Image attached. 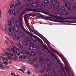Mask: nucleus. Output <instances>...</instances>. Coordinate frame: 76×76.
Returning a JSON list of instances; mask_svg holds the SVG:
<instances>
[{
	"label": "nucleus",
	"mask_w": 76,
	"mask_h": 76,
	"mask_svg": "<svg viewBox=\"0 0 76 76\" xmlns=\"http://www.w3.org/2000/svg\"><path fill=\"white\" fill-rule=\"evenodd\" d=\"M1 9H0V18H1Z\"/></svg>",
	"instance_id": "obj_39"
},
{
	"label": "nucleus",
	"mask_w": 76,
	"mask_h": 76,
	"mask_svg": "<svg viewBox=\"0 0 76 76\" xmlns=\"http://www.w3.org/2000/svg\"><path fill=\"white\" fill-rule=\"evenodd\" d=\"M37 9L39 10H42L43 9L42 7L40 6H37Z\"/></svg>",
	"instance_id": "obj_13"
},
{
	"label": "nucleus",
	"mask_w": 76,
	"mask_h": 76,
	"mask_svg": "<svg viewBox=\"0 0 76 76\" xmlns=\"http://www.w3.org/2000/svg\"><path fill=\"white\" fill-rule=\"evenodd\" d=\"M49 15L50 17H47V18L49 19H50V18H52L53 19H55V18L61 19V20H59V22L61 23H64V21L63 20H66V19H76V18L73 17H67L66 18H61V15L59 13H57L56 14V16L51 14Z\"/></svg>",
	"instance_id": "obj_2"
},
{
	"label": "nucleus",
	"mask_w": 76,
	"mask_h": 76,
	"mask_svg": "<svg viewBox=\"0 0 76 76\" xmlns=\"http://www.w3.org/2000/svg\"><path fill=\"white\" fill-rule=\"evenodd\" d=\"M56 11H60V9L59 8H56Z\"/></svg>",
	"instance_id": "obj_32"
},
{
	"label": "nucleus",
	"mask_w": 76,
	"mask_h": 76,
	"mask_svg": "<svg viewBox=\"0 0 76 76\" xmlns=\"http://www.w3.org/2000/svg\"><path fill=\"white\" fill-rule=\"evenodd\" d=\"M64 7H67V4L66 3H65Z\"/></svg>",
	"instance_id": "obj_47"
},
{
	"label": "nucleus",
	"mask_w": 76,
	"mask_h": 76,
	"mask_svg": "<svg viewBox=\"0 0 76 76\" xmlns=\"http://www.w3.org/2000/svg\"><path fill=\"white\" fill-rule=\"evenodd\" d=\"M54 52H55L58 55L61 57V58L64 62V64H65V69L63 67H61V71H58V73L59 75L60 76H67V75H66L65 72L64 71V70H66V71L68 74H69V72H70V71L69 69L67 67L65 66V62L66 64H67V61H66L65 59L64 58V56H63V55L59 54L56 50H54Z\"/></svg>",
	"instance_id": "obj_1"
},
{
	"label": "nucleus",
	"mask_w": 76,
	"mask_h": 76,
	"mask_svg": "<svg viewBox=\"0 0 76 76\" xmlns=\"http://www.w3.org/2000/svg\"><path fill=\"white\" fill-rule=\"evenodd\" d=\"M11 34L13 36H16V34H15V33H14L13 32H12L11 33Z\"/></svg>",
	"instance_id": "obj_29"
},
{
	"label": "nucleus",
	"mask_w": 76,
	"mask_h": 76,
	"mask_svg": "<svg viewBox=\"0 0 76 76\" xmlns=\"http://www.w3.org/2000/svg\"><path fill=\"white\" fill-rule=\"evenodd\" d=\"M28 1H27L26 2V4H31V0H28Z\"/></svg>",
	"instance_id": "obj_20"
},
{
	"label": "nucleus",
	"mask_w": 76,
	"mask_h": 76,
	"mask_svg": "<svg viewBox=\"0 0 76 76\" xmlns=\"http://www.w3.org/2000/svg\"><path fill=\"white\" fill-rule=\"evenodd\" d=\"M38 60V58H37L35 57L33 58V60L36 61Z\"/></svg>",
	"instance_id": "obj_37"
},
{
	"label": "nucleus",
	"mask_w": 76,
	"mask_h": 76,
	"mask_svg": "<svg viewBox=\"0 0 76 76\" xmlns=\"http://www.w3.org/2000/svg\"><path fill=\"white\" fill-rule=\"evenodd\" d=\"M46 62L47 63V64H51L50 62L49 61V60H47L46 61Z\"/></svg>",
	"instance_id": "obj_23"
},
{
	"label": "nucleus",
	"mask_w": 76,
	"mask_h": 76,
	"mask_svg": "<svg viewBox=\"0 0 76 76\" xmlns=\"http://www.w3.org/2000/svg\"><path fill=\"white\" fill-rule=\"evenodd\" d=\"M15 14V10H12V14L13 15H14Z\"/></svg>",
	"instance_id": "obj_17"
},
{
	"label": "nucleus",
	"mask_w": 76,
	"mask_h": 76,
	"mask_svg": "<svg viewBox=\"0 0 76 76\" xmlns=\"http://www.w3.org/2000/svg\"><path fill=\"white\" fill-rule=\"evenodd\" d=\"M30 46L31 47L34 48V45L33 43H31L30 44Z\"/></svg>",
	"instance_id": "obj_31"
},
{
	"label": "nucleus",
	"mask_w": 76,
	"mask_h": 76,
	"mask_svg": "<svg viewBox=\"0 0 76 76\" xmlns=\"http://www.w3.org/2000/svg\"><path fill=\"white\" fill-rule=\"evenodd\" d=\"M26 11H33L35 12H38L37 10L35 9H33L32 8H31L29 7L26 8Z\"/></svg>",
	"instance_id": "obj_3"
},
{
	"label": "nucleus",
	"mask_w": 76,
	"mask_h": 76,
	"mask_svg": "<svg viewBox=\"0 0 76 76\" xmlns=\"http://www.w3.org/2000/svg\"><path fill=\"white\" fill-rule=\"evenodd\" d=\"M17 6H18V4H16L14 7V8H15L17 7Z\"/></svg>",
	"instance_id": "obj_52"
},
{
	"label": "nucleus",
	"mask_w": 76,
	"mask_h": 76,
	"mask_svg": "<svg viewBox=\"0 0 76 76\" xmlns=\"http://www.w3.org/2000/svg\"><path fill=\"white\" fill-rule=\"evenodd\" d=\"M55 3L56 4V7H59L60 6V4L58 2L57 0H54V1Z\"/></svg>",
	"instance_id": "obj_7"
},
{
	"label": "nucleus",
	"mask_w": 76,
	"mask_h": 76,
	"mask_svg": "<svg viewBox=\"0 0 76 76\" xmlns=\"http://www.w3.org/2000/svg\"><path fill=\"white\" fill-rule=\"evenodd\" d=\"M61 9H62L63 10H65V9L64 7V6H61Z\"/></svg>",
	"instance_id": "obj_30"
},
{
	"label": "nucleus",
	"mask_w": 76,
	"mask_h": 76,
	"mask_svg": "<svg viewBox=\"0 0 76 76\" xmlns=\"http://www.w3.org/2000/svg\"><path fill=\"white\" fill-rule=\"evenodd\" d=\"M34 66H35V67H37V68H38V66H37V64H34Z\"/></svg>",
	"instance_id": "obj_49"
},
{
	"label": "nucleus",
	"mask_w": 76,
	"mask_h": 76,
	"mask_svg": "<svg viewBox=\"0 0 76 76\" xmlns=\"http://www.w3.org/2000/svg\"><path fill=\"white\" fill-rule=\"evenodd\" d=\"M9 31L10 32H11V28H9Z\"/></svg>",
	"instance_id": "obj_64"
},
{
	"label": "nucleus",
	"mask_w": 76,
	"mask_h": 76,
	"mask_svg": "<svg viewBox=\"0 0 76 76\" xmlns=\"http://www.w3.org/2000/svg\"><path fill=\"white\" fill-rule=\"evenodd\" d=\"M9 13L10 14L12 12V10L11 9H10L8 11Z\"/></svg>",
	"instance_id": "obj_33"
},
{
	"label": "nucleus",
	"mask_w": 76,
	"mask_h": 76,
	"mask_svg": "<svg viewBox=\"0 0 76 76\" xmlns=\"http://www.w3.org/2000/svg\"><path fill=\"white\" fill-rule=\"evenodd\" d=\"M51 74L52 75H53V76L57 75V74L56 72L55 71H53V72L51 73Z\"/></svg>",
	"instance_id": "obj_12"
},
{
	"label": "nucleus",
	"mask_w": 76,
	"mask_h": 76,
	"mask_svg": "<svg viewBox=\"0 0 76 76\" xmlns=\"http://www.w3.org/2000/svg\"><path fill=\"white\" fill-rule=\"evenodd\" d=\"M4 64H5V65H7V62L6 61H4Z\"/></svg>",
	"instance_id": "obj_58"
},
{
	"label": "nucleus",
	"mask_w": 76,
	"mask_h": 76,
	"mask_svg": "<svg viewBox=\"0 0 76 76\" xmlns=\"http://www.w3.org/2000/svg\"><path fill=\"white\" fill-rule=\"evenodd\" d=\"M17 45L18 46V48H20L22 49L23 48V46L22 45H21V43H19L17 44Z\"/></svg>",
	"instance_id": "obj_9"
},
{
	"label": "nucleus",
	"mask_w": 76,
	"mask_h": 76,
	"mask_svg": "<svg viewBox=\"0 0 76 76\" xmlns=\"http://www.w3.org/2000/svg\"><path fill=\"white\" fill-rule=\"evenodd\" d=\"M68 9V10H71L72 9L71 7H69Z\"/></svg>",
	"instance_id": "obj_53"
},
{
	"label": "nucleus",
	"mask_w": 76,
	"mask_h": 76,
	"mask_svg": "<svg viewBox=\"0 0 76 76\" xmlns=\"http://www.w3.org/2000/svg\"><path fill=\"white\" fill-rule=\"evenodd\" d=\"M9 54L10 55V56H13V54L12 53L10 52L9 53Z\"/></svg>",
	"instance_id": "obj_41"
},
{
	"label": "nucleus",
	"mask_w": 76,
	"mask_h": 76,
	"mask_svg": "<svg viewBox=\"0 0 76 76\" xmlns=\"http://www.w3.org/2000/svg\"><path fill=\"white\" fill-rule=\"evenodd\" d=\"M19 58L20 59H22V55H20V56L19 57Z\"/></svg>",
	"instance_id": "obj_43"
},
{
	"label": "nucleus",
	"mask_w": 76,
	"mask_h": 76,
	"mask_svg": "<svg viewBox=\"0 0 76 76\" xmlns=\"http://www.w3.org/2000/svg\"><path fill=\"white\" fill-rule=\"evenodd\" d=\"M20 36L21 37H23L25 35L23 33H22V32H21L20 34Z\"/></svg>",
	"instance_id": "obj_22"
},
{
	"label": "nucleus",
	"mask_w": 76,
	"mask_h": 76,
	"mask_svg": "<svg viewBox=\"0 0 76 76\" xmlns=\"http://www.w3.org/2000/svg\"><path fill=\"white\" fill-rule=\"evenodd\" d=\"M43 47L44 48V50L46 52L48 53H50V50H49L46 47H45L44 46H43Z\"/></svg>",
	"instance_id": "obj_6"
},
{
	"label": "nucleus",
	"mask_w": 76,
	"mask_h": 76,
	"mask_svg": "<svg viewBox=\"0 0 76 76\" xmlns=\"http://www.w3.org/2000/svg\"><path fill=\"white\" fill-rule=\"evenodd\" d=\"M19 69V70H20L23 73H24V72L23 70H22V69Z\"/></svg>",
	"instance_id": "obj_42"
},
{
	"label": "nucleus",
	"mask_w": 76,
	"mask_h": 76,
	"mask_svg": "<svg viewBox=\"0 0 76 76\" xmlns=\"http://www.w3.org/2000/svg\"><path fill=\"white\" fill-rule=\"evenodd\" d=\"M14 29H15V31L16 32H18V28L17 27H16V26H14Z\"/></svg>",
	"instance_id": "obj_16"
},
{
	"label": "nucleus",
	"mask_w": 76,
	"mask_h": 76,
	"mask_svg": "<svg viewBox=\"0 0 76 76\" xmlns=\"http://www.w3.org/2000/svg\"><path fill=\"white\" fill-rule=\"evenodd\" d=\"M13 54H17V52L16 51H15V50L14 51H13Z\"/></svg>",
	"instance_id": "obj_44"
},
{
	"label": "nucleus",
	"mask_w": 76,
	"mask_h": 76,
	"mask_svg": "<svg viewBox=\"0 0 76 76\" xmlns=\"http://www.w3.org/2000/svg\"><path fill=\"white\" fill-rule=\"evenodd\" d=\"M7 58H8L9 60H12V58L10 56H8Z\"/></svg>",
	"instance_id": "obj_34"
},
{
	"label": "nucleus",
	"mask_w": 76,
	"mask_h": 76,
	"mask_svg": "<svg viewBox=\"0 0 76 76\" xmlns=\"http://www.w3.org/2000/svg\"><path fill=\"white\" fill-rule=\"evenodd\" d=\"M14 6V4H12L11 5L10 7L11 8H12L13 6Z\"/></svg>",
	"instance_id": "obj_46"
},
{
	"label": "nucleus",
	"mask_w": 76,
	"mask_h": 76,
	"mask_svg": "<svg viewBox=\"0 0 76 76\" xmlns=\"http://www.w3.org/2000/svg\"><path fill=\"white\" fill-rule=\"evenodd\" d=\"M22 68L23 69H26V67L25 66H23L22 67Z\"/></svg>",
	"instance_id": "obj_60"
},
{
	"label": "nucleus",
	"mask_w": 76,
	"mask_h": 76,
	"mask_svg": "<svg viewBox=\"0 0 76 76\" xmlns=\"http://www.w3.org/2000/svg\"><path fill=\"white\" fill-rule=\"evenodd\" d=\"M5 54L7 56H8L9 55V53L8 52H6Z\"/></svg>",
	"instance_id": "obj_55"
},
{
	"label": "nucleus",
	"mask_w": 76,
	"mask_h": 76,
	"mask_svg": "<svg viewBox=\"0 0 76 76\" xmlns=\"http://www.w3.org/2000/svg\"><path fill=\"white\" fill-rule=\"evenodd\" d=\"M7 51H8V52H11V50H10V49L9 48H8L7 49Z\"/></svg>",
	"instance_id": "obj_40"
},
{
	"label": "nucleus",
	"mask_w": 76,
	"mask_h": 76,
	"mask_svg": "<svg viewBox=\"0 0 76 76\" xmlns=\"http://www.w3.org/2000/svg\"><path fill=\"white\" fill-rule=\"evenodd\" d=\"M52 56H53L56 59L57 61L58 60V58H57V57L55 55V54H54L53 53H52Z\"/></svg>",
	"instance_id": "obj_14"
},
{
	"label": "nucleus",
	"mask_w": 76,
	"mask_h": 76,
	"mask_svg": "<svg viewBox=\"0 0 76 76\" xmlns=\"http://www.w3.org/2000/svg\"><path fill=\"white\" fill-rule=\"evenodd\" d=\"M2 60H6V61H7V58H6L5 57H2Z\"/></svg>",
	"instance_id": "obj_28"
},
{
	"label": "nucleus",
	"mask_w": 76,
	"mask_h": 76,
	"mask_svg": "<svg viewBox=\"0 0 76 76\" xmlns=\"http://www.w3.org/2000/svg\"><path fill=\"white\" fill-rule=\"evenodd\" d=\"M26 25L27 27L28 28V29L31 33H33L34 32V31L31 29V26H30L29 25L28 23H26Z\"/></svg>",
	"instance_id": "obj_4"
},
{
	"label": "nucleus",
	"mask_w": 76,
	"mask_h": 76,
	"mask_svg": "<svg viewBox=\"0 0 76 76\" xmlns=\"http://www.w3.org/2000/svg\"><path fill=\"white\" fill-rule=\"evenodd\" d=\"M50 69H47V72L48 73H50Z\"/></svg>",
	"instance_id": "obj_38"
},
{
	"label": "nucleus",
	"mask_w": 76,
	"mask_h": 76,
	"mask_svg": "<svg viewBox=\"0 0 76 76\" xmlns=\"http://www.w3.org/2000/svg\"><path fill=\"white\" fill-rule=\"evenodd\" d=\"M51 2L52 3L54 4H55V2H54V1L53 0H51Z\"/></svg>",
	"instance_id": "obj_48"
},
{
	"label": "nucleus",
	"mask_w": 76,
	"mask_h": 76,
	"mask_svg": "<svg viewBox=\"0 0 76 76\" xmlns=\"http://www.w3.org/2000/svg\"><path fill=\"white\" fill-rule=\"evenodd\" d=\"M23 13V12H22L20 15L19 19H20V22H21V21H22V15Z\"/></svg>",
	"instance_id": "obj_10"
},
{
	"label": "nucleus",
	"mask_w": 76,
	"mask_h": 76,
	"mask_svg": "<svg viewBox=\"0 0 76 76\" xmlns=\"http://www.w3.org/2000/svg\"><path fill=\"white\" fill-rule=\"evenodd\" d=\"M50 7L51 8H54L55 7V6L54 4H51Z\"/></svg>",
	"instance_id": "obj_26"
},
{
	"label": "nucleus",
	"mask_w": 76,
	"mask_h": 76,
	"mask_svg": "<svg viewBox=\"0 0 76 76\" xmlns=\"http://www.w3.org/2000/svg\"><path fill=\"white\" fill-rule=\"evenodd\" d=\"M11 75H12L14 76H16V75H15V74H14L13 73H11Z\"/></svg>",
	"instance_id": "obj_54"
},
{
	"label": "nucleus",
	"mask_w": 76,
	"mask_h": 76,
	"mask_svg": "<svg viewBox=\"0 0 76 76\" xmlns=\"http://www.w3.org/2000/svg\"><path fill=\"white\" fill-rule=\"evenodd\" d=\"M51 67L50 66L48 65L47 66V69H50Z\"/></svg>",
	"instance_id": "obj_35"
},
{
	"label": "nucleus",
	"mask_w": 76,
	"mask_h": 76,
	"mask_svg": "<svg viewBox=\"0 0 76 76\" xmlns=\"http://www.w3.org/2000/svg\"><path fill=\"white\" fill-rule=\"evenodd\" d=\"M28 62L30 64H32L33 63V62L32 61H29Z\"/></svg>",
	"instance_id": "obj_25"
},
{
	"label": "nucleus",
	"mask_w": 76,
	"mask_h": 76,
	"mask_svg": "<svg viewBox=\"0 0 76 76\" xmlns=\"http://www.w3.org/2000/svg\"><path fill=\"white\" fill-rule=\"evenodd\" d=\"M44 2L45 4H49V1L48 0H45Z\"/></svg>",
	"instance_id": "obj_21"
},
{
	"label": "nucleus",
	"mask_w": 76,
	"mask_h": 76,
	"mask_svg": "<svg viewBox=\"0 0 76 76\" xmlns=\"http://www.w3.org/2000/svg\"><path fill=\"white\" fill-rule=\"evenodd\" d=\"M41 65L42 66H44L46 64L45 63L42 62L41 63Z\"/></svg>",
	"instance_id": "obj_24"
},
{
	"label": "nucleus",
	"mask_w": 76,
	"mask_h": 76,
	"mask_svg": "<svg viewBox=\"0 0 76 76\" xmlns=\"http://www.w3.org/2000/svg\"><path fill=\"white\" fill-rule=\"evenodd\" d=\"M9 64H12V61H10L9 62Z\"/></svg>",
	"instance_id": "obj_62"
},
{
	"label": "nucleus",
	"mask_w": 76,
	"mask_h": 76,
	"mask_svg": "<svg viewBox=\"0 0 76 76\" xmlns=\"http://www.w3.org/2000/svg\"><path fill=\"white\" fill-rule=\"evenodd\" d=\"M27 73L28 74L30 75L31 74V72H29V71L28 70L27 72Z\"/></svg>",
	"instance_id": "obj_57"
},
{
	"label": "nucleus",
	"mask_w": 76,
	"mask_h": 76,
	"mask_svg": "<svg viewBox=\"0 0 76 76\" xmlns=\"http://www.w3.org/2000/svg\"><path fill=\"white\" fill-rule=\"evenodd\" d=\"M26 54L29 55L30 54V53L28 51L25 52Z\"/></svg>",
	"instance_id": "obj_45"
},
{
	"label": "nucleus",
	"mask_w": 76,
	"mask_h": 76,
	"mask_svg": "<svg viewBox=\"0 0 76 76\" xmlns=\"http://www.w3.org/2000/svg\"><path fill=\"white\" fill-rule=\"evenodd\" d=\"M22 58L23 59H26V57L24 56H22Z\"/></svg>",
	"instance_id": "obj_50"
},
{
	"label": "nucleus",
	"mask_w": 76,
	"mask_h": 76,
	"mask_svg": "<svg viewBox=\"0 0 76 76\" xmlns=\"http://www.w3.org/2000/svg\"><path fill=\"white\" fill-rule=\"evenodd\" d=\"M20 38L19 36H17V40H19Z\"/></svg>",
	"instance_id": "obj_51"
},
{
	"label": "nucleus",
	"mask_w": 76,
	"mask_h": 76,
	"mask_svg": "<svg viewBox=\"0 0 76 76\" xmlns=\"http://www.w3.org/2000/svg\"><path fill=\"white\" fill-rule=\"evenodd\" d=\"M62 13L64 15H66L67 14V12L66 11H63L62 12Z\"/></svg>",
	"instance_id": "obj_15"
},
{
	"label": "nucleus",
	"mask_w": 76,
	"mask_h": 76,
	"mask_svg": "<svg viewBox=\"0 0 76 76\" xmlns=\"http://www.w3.org/2000/svg\"><path fill=\"white\" fill-rule=\"evenodd\" d=\"M11 50L12 51L14 52V51H15V49H14L13 48H11Z\"/></svg>",
	"instance_id": "obj_56"
},
{
	"label": "nucleus",
	"mask_w": 76,
	"mask_h": 76,
	"mask_svg": "<svg viewBox=\"0 0 76 76\" xmlns=\"http://www.w3.org/2000/svg\"><path fill=\"white\" fill-rule=\"evenodd\" d=\"M20 26H21V28L22 29H23V31H25V32H26V30L23 27V26H22V24L21 23L20 24Z\"/></svg>",
	"instance_id": "obj_11"
},
{
	"label": "nucleus",
	"mask_w": 76,
	"mask_h": 76,
	"mask_svg": "<svg viewBox=\"0 0 76 76\" xmlns=\"http://www.w3.org/2000/svg\"><path fill=\"white\" fill-rule=\"evenodd\" d=\"M3 64H0V67H3Z\"/></svg>",
	"instance_id": "obj_59"
},
{
	"label": "nucleus",
	"mask_w": 76,
	"mask_h": 76,
	"mask_svg": "<svg viewBox=\"0 0 76 76\" xmlns=\"http://www.w3.org/2000/svg\"><path fill=\"white\" fill-rule=\"evenodd\" d=\"M24 21L25 23V24H26L28 23V20H27V18L26 17V15H24Z\"/></svg>",
	"instance_id": "obj_8"
},
{
	"label": "nucleus",
	"mask_w": 76,
	"mask_h": 76,
	"mask_svg": "<svg viewBox=\"0 0 76 76\" xmlns=\"http://www.w3.org/2000/svg\"><path fill=\"white\" fill-rule=\"evenodd\" d=\"M23 45H26L27 44V43L26 42H25V41L22 42Z\"/></svg>",
	"instance_id": "obj_27"
},
{
	"label": "nucleus",
	"mask_w": 76,
	"mask_h": 76,
	"mask_svg": "<svg viewBox=\"0 0 76 76\" xmlns=\"http://www.w3.org/2000/svg\"><path fill=\"white\" fill-rule=\"evenodd\" d=\"M57 61L58 62V64H59V63H60L61 62V61H58V59L57 60Z\"/></svg>",
	"instance_id": "obj_63"
},
{
	"label": "nucleus",
	"mask_w": 76,
	"mask_h": 76,
	"mask_svg": "<svg viewBox=\"0 0 76 76\" xmlns=\"http://www.w3.org/2000/svg\"><path fill=\"white\" fill-rule=\"evenodd\" d=\"M32 39L34 41H36L37 40H39V39L34 35H33L31 37Z\"/></svg>",
	"instance_id": "obj_5"
},
{
	"label": "nucleus",
	"mask_w": 76,
	"mask_h": 76,
	"mask_svg": "<svg viewBox=\"0 0 76 76\" xmlns=\"http://www.w3.org/2000/svg\"><path fill=\"white\" fill-rule=\"evenodd\" d=\"M32 6L34 7H37L38 6V4L36 3H33L32 4Z\"/></svg>",
	"instance_id": "obj_18"
},
{
	"label": "nucleus",
	"mask_w": 76,
	"mask_h": 76,
	"mask_svg": "<svg viewBox=\"0 0 76 76\" xmlns=\"http://www.w3.org/2000/svg\"><path fill=\"white\" fill-rule=\"evenodd\" d=\"M40 72H41V73H43L44 72V71L43 70H41L40 71Z\"/></svg>",
	"instance_id": "obj_61"
},
{
	"label": "nucleus",
	"mask_w": 76,
	"mask_h": 76,
	"mask_svg": "<svg viewBox=\"0 0 76 76\" xmlns=\"http://www.w3.org/2000/svg\"><path fill=\"white\" fill-rule=\"evenodd\" d=\"M31 54L33 56H35V55H36V54H35V53L34 52H31Z\"/></svg>",
	"instance_id": "obj_36"
},
{
	"label": "nucleus",
	"mask_w": 76,
	"mask_h": 76,
	"mask_svg": "<svg viewBox=\"0 0 76 76\" xmlns=\"http://www.w3.org/2000/svg\"><path fill=\"white\" fill-rule=\"evenodd\" d=\"M8 25L9 26H10L11 25V21L9 20L8 21Z\"/></svg>",
	"instance_id": "obj_19"
}]
</instances>
